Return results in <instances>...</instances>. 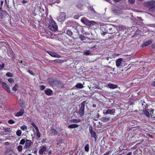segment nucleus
<instances>
[{
  "instance_id": "nucleus-25",
  "label": "nucleus",
  "mask_w": 155,
  "mask_h": 155,
  "mask_svg": "<svg viewBox=\"0 0 155 155\" xmlns=\"http://www.w3.org/2000/svg\"><path fill=\"white\" fill-rule=\"evenodd\" d=\"M83 54L85 55H91L92 54H91L89 50H87L83 52Z\"/></svg>"
},
{
  "instance_id": "nucleus-7",
  "label": "nucleus",
  "mask_w": 155,
  "mask_h": 155,
  "mask_svg": "<svg viewBox=\"0 0 155 155\" xmlns=\"http://www.w3.org/2000/svg\"><path fill=\"white\" fill-rule=\"evenodd\" d=\"M66 15L64 12L61 13L60 15L57 18L58 20L60 22L64 21Z\"/></svg>"
},
{
  "instance_id": "nucleus-55",
  "label": "nucleus",
  "mask_w": 155,
  "mask_h": 155,
  "mask_svg": "<svg viewBox=\"0 0 155 155\" xmlns=\"http://www.w3.org/2000/svg\"><path fill=\"white\" fill-rule=\"evenodd\" d=\"M114 2H117L120 1L121 0H113Z\"/></svg>"
},
{
  "instance_id": "nucleus-36",
  "label": "nucleus",
  "mask_w": 155,
  "mask_h": 155,
  "mask_svg": "<svg viewBox=\"0 0 155 155\" xmlns=\"http://www.w3.org/2000/svg\"><path fill=\"white\" fill-rule=\"evenodd\" d=\"M3 4V1H1L0 4V11L3 12V10H2V6Z\"/></svg>"
},
{
  "instance_id": "nucleus-12",
  "label": "nucleus",
  "mask_w": 155,
  "mask_h": 155,
  "mask_svg": "<svg viewBox=\"0 0 155 155\" xmlns=\"http://www.w3.org/2000/svg\"><path fill=\"white\" fill-rule=\"evenodd\" d=\"M153 42L152 40H149L144 42L142 45V47H144L150 44Z\"/></svg>"
},
{
  "instance_id": "nucleus-5",
  "label": "nucleus",
  "mask_w": 155,
  "mask_h": 155,
  "mask_svg": "<svg viewBox=\"0 0 155 155\" xmlns=\"http://www.w3.org/2000/svg\"><path fill=\"white\" fill-rule=\"evenodd\" d=\"M32 144V142L31 140L26 139V142L23 148L25 149H27V150L30 151L31 150H29V149L30 148V147Z\"/></svg>"
},
{
  "instance_id": "nucleus-51",
  "label": "nucleus",
  "mask_w": 155,
  "mask_h": 155,
  "mask_svg": "<svg viewBox=\"0 0 155 155\" xmlns=\"http://www.w3.org/2000/svg\"><path fill=\"white\" fill-rule=\"evenodd\" d=\"M152 85L153 86H155V81H154L152 83Z\"/></svg>"
},
{
  "instance_id": "nucleus-42",
  "label": "nucleus",
  "mask_w": 155,
  "mask_h": 155,
  "mask_svg": "<svg viewBox=\"0 0 155 155\" xmlns=\"http://www.w3.org/2000/svg\"><path fill=\"white\" fill-rule=\"evenodd\" d=\"M45 88V86L44 85H41L40 87V89L41 90H44Z\"/></svg>"
},
{
  "instance_id": "nucleus-43",
  "label": "nucleus",
  "mask_w": 155,
  "mask_h": 155,
  "mask_svg": "<svg viewBox=\"0 0 155 155\" xmlns=\"http://www.w3.org/2000/svg\"><path fill=\"white\" fill-rule=\"evenodd\" d=\"M128 1L131 4L134 3L135 1V0H128Z\"/></svg>"
},
{
  "instance_id": "nucleus-24",
  "label": "nucleus",
  "mask_w": 155,
  "mask_h": 155,
  "mask_svg": "<svg viewBox=\"0 0 155 155\" xmlns=\"http://www.w3.org/2000/svg\"><path fill=\"white\" fill-rule=\"evenodd\" d=\"M18 88V85L17 84H16L14 87L12 88V90L14 91H16Z\"/></svg>"
},
{
  "instance_id": "nucleus-27",
  "label": "nucleus",
  "mask_w": 155,
  "mask_h": 155,
  "mask_svg": "<svg viewBox=\"0 0 155 155\" xmlns=\"http://www.w3.org/2000/svg\"><path fill=\"white\" fill-rule=\"evenodd\" d=\"M110 118L109 117L106 118L105 117H103L101 118V120L104 122H106L109 120Z\"/></svg>"
},
{
  "instance_id": "nucleus-53",
  "label": "nucleus",
  "mask_w": 155,
  "mask_h": 155,
  "mask_svg": "<svg viewBox=\"0 0 155 155\" xmlns=\"http://www.w3.org/2000/svg\"><path fill=\"white\" fill-rule=\"evenodd\" d=\"M27 2V1H25V0H24L23 1H22V3H26Z\"/></svg>"
},
{
  "instance_id": "nucleus-40",
  "label": "nucleus",
  "mask_w": 155,
  "mask_h": 155,
  "mask_svg": "<svg viewBox=\"0 0 155 155\" xmlns=\"http://www.w3.org/2000/svg\"><path fill=\"white\" fill-rule=\"evenodd\" d=\"M31 125L35 128V130L38 128V127L35 125L34 123L32 122L31 123Z\"/></svg>"
},
{
  "instance_id": "nucleus-16",
  "label": "nucleus",
  "mask_w": 155,
  "mask_h": 155,
  "mask_svg": "<svg viewBox=\"0 0 155 155\" xmlns=\"http://www.w3.org/2000/svg\"><path fill=\"white\" fill-rule=\"evenodd\" d=\"M122 61V58H119L117 59L116 61V65L117 67H119Z\"/></svg>"
},
{
  "instance_id": "nucleus-62",
  "label": "nucleus",
  "mask_w": 155,
  "mask_h": 155,
  "mask_svg": "<svg viewBox=\"0 0 155 155\" xmlns=\"http://www.w3.org/2000/svg\"><path fill=\"white\" fill-rule=\"evenodd\" d=\"M106 0V1H107L108 2H109V1H110V0Z\"/></svg>"
},
{
  "instance_id": "nucleus-2",
  "label": "nucleus",
  "mask_w": 155,
  "mask_h": 155,
  "mask_svg": "<svg viewBox=\"0 0 155 155\" xmlns=\"http://www.w3.org/2000/svg\"><path fill=\"white\" fill-rule=\"evenodd\" d=\"M147 6L150 7L149 10L150 12H153L155 10V2L151 1L147 3Z\"/></svg>"
},
{
  "instance_id": "nucleus-31",
  "label": "nucleus",
  "mask_w": 155,
  "mask_h": 155,
  "mask_svg": "<svg viewBox=\"0 0 155 155\" xmlns=\"http://www.w3.org/2000/svg\"><path fill=\"white\" fill-rule=\"evenodd\" d=\"M26 142V139H22L20 140L19 144L21 145H23L24 144H25Z\"/></svg>"
},
{
  "instance_id": "nucleus-6",
  "label": "nucleus",
  "mask_w": 155,
  "mask_h": 155,
  "mask_svg": "<svg viewBox=\"0 0 155 155\" xmlns=\"http://www.w3.org/2000/svg\"><path fill=\"white\" fill-rule=\"evenodd\" d=\"M48 133L49 135H57L58 134V132L53 127H51L50 129L48 131Z\"/></svg>"
},
{
  "instance_id": "nucleus-47",
  "label": "nucleus",
  "mask_w": 155,
  "mask_h": 155,
  "mask_svg": "<svg viewBox=\"0 0 155 155\" xmlns=\"http://www.w3.org/2000/svg\"><path fill=\"white\" fill-rule=\"evenodd\" d=\"M110 152V151H108L107 152H106L105 154H103V155H108V154H109Z\"/></svg>"
},
{
  "instance_id": "nucleus-32",
  "label": "nucleus",
  "mask_w": 155,
  "mask_h": 155,
  "mask_svg": "<svg viewBox=\"0 0 155 155\" xmlns=\"http://www.w3.org/2000/svg\"><path fill=\"white\" fill-rule=\"evenodd\" d=\"M17 150H18L20 152H21L22 151V147L21 145H19L17 147Z\"/></svg>"
},
{
  "instance_id": "nucleus-64",
  "label": "nucleus",
  "mask_w": 155,
  "mask_h": 155,
  "mask_svg": "<svg viewBox=\"0 0 155 155\" xmlns=\"http://www.w3.org/2000/svg\"><path fill=\"white\" fill-rule=\"evenodd\" d=\"M1 81H2V79L1 78H0V82H1Z\"/></svg>"
},
{
  "instance_id": "nucleus-18",
  "label": "nucleus",
  "mask_w": 155,
  "mask_h": 155,
  "mask_svg": "<svg viewBox=\"0 0 155 155\" xmlns=\"http://www.w3.org/2000/svg\"><path fill=\"white\" fill-rule=\"evenodd\" d=\"M83 87V85L81 83H79L77 84L73 88L74 89H75V87H76L78 89H81Z\"/></svg>"
},
{
  "instance_id": "nucleus-17",
  "label": "nucleus",
  "mask_w": 155,
  "mask_h": 155,
  "mask_svg": "<svg viewBox=\"0 0 155 155\" xmlns=\"http://www.w3.org/2000/svg\"><path fill=\"white\" fill-rule=\"evenodd\" d=\"M45 94L48 95H50L52 93V91L50 89H48L45 91Z\"/></svg>"
},
{
  "instance_id": "nucleus-46",
  "label": "nucleus",
  "mask_w": 155,
  "mask_h": 155,
  "mask_svg": "<svg viewBox=\"0 0 155 155\" xmlns=\"http://www.w3.org/2000/svg\"><path fill=\"white\" fill-rule=\"evenodd\" d=\"M48 155H53V154H52L51 151H50L48 153Z\"/></svg>"
},
{
  "instance_id": "nucleus-39",
  "label": "nucleus",
  "mask_w": 155,
  "mask_h": 155,
  "mask_svg": "<svg viewBox=\"0 0 155 155\" xmlns=\"http://www.w3.org/2000/svg\"><path fill=\"white\" fill-rule=\"evenodd\" d=\"M8 122L10 124H13L15 123V121L12 119L9 120Z\"/></svg>"
},
{
  "instance_id": "nucleus-58",
  "label": "nucleus",
  "mask_w": 155,
  "mask_h": 155,
  "mask_svg": "<svg viewBox=\"0 0 155 155\" xmlns=\"http://www.w3.org/2000/svg\"><path fill=\"white\" fill-rule=\"evenodd\" d=\"M5 4H6V5H7V0H5Z\"/></svg>"
},
{
  "instance_id": "nucleus-57",
  "label": "nucleus",
  "mask_w": 155,
  "mask_h": 155,
  "mask_svg": "<svg viewBox=\"0 0 155 155\" xmlns=\"http://www.w3.org/2000/svg\"><path fill=\"white\" fill-rule=\"evenodd\" d=\"M149 137H150L152 138L153 137V136H152V135H150L149 136Z\"/></svg>"
},
{
  "instance_id": "nucleus-19",
  "label": "nucleus",
  "mask_w": 155,
  "mask_h": 155,
  "mask_svg": "<svg viewBox=\"0 0 155 155\" xmlns=\"http://www.w3.org/2000/svg\"><path fill=\"white\" fill-rule=\"evenodd\" d=\"M78 127V125L76 124H71L69 125L68 126V128H77Z\"/></svg>"
},
{
  "instance_id": "nucleus-22",
  "label": "nucleus",
  "mask_w": 155,
  "mask_h": 155,
  "mask_svg": "<svg viewBox=\"0 0 155 155\" xmlns=\"http://www.w3.org/2000/svg\"><path fill=\"white\" fill-rule=\"evenodd\" d=\"M91 134L92 136L96 140L97 139L96 138V132L94 131H92V132L90 133Z\"/></svg>"
},
{
  "instance_id": "nucleus-54",
  "label": "nucleus",
  "mask_w": 155,
  "mask_h": 155,
  "mask_svg": "<svg viewBox=\"0 0 155 155\" xmlns=\"http://www.w3.org/2000/svg\"><path fill=\"white\" fill-rule=\"evenodd\" d=\"M138 17V18L140 20L143 21L142 18L141 17Z\"/></svg>"
},
{
  "instance_id": "nucleus-10",
  "label": "nucleus",
  "mask_w": 155,
  "mask_h": 155,
  "mask_svg": "<svg viewBox=\"0 0 155 155\" xmlns=\"http://www.w3.org/2000/svg\"><path fill=\"white\" fill-rule=\"evenodd\" d=\"M47 53L49 54L51 57L57 58H60L61 57V56L56 53L51 51H47Z\"/></svg>"
},
{
  "instance_id": "nucleus-41",
  "label": "nucleus",
  "mask_w": 155,
  "mask_h": 155,
  "mask_svg": "<svg viewBox=\"0 0 155 155\" xmlns=\"http://www.w3.org/2000/svg\"><path fill=\"white\" fill-rule=\"evenodd\" d=\"M5 67V64L3 63L2 64H0V70H2Z\"/></svg>"
},
{
  "instance_id": "nucleus-48",
  "label": "nucleus",
  "mask_w": 155,
  "mask_h": 155,
  "mask_svg": "<svg viewBox=\"0 0 155 155\" xmlns=\"http://www.w3.org/2000/svg\"><path fill=\"white\" fill-rule=\"evenodd\" d=\"M54 61L56 62L60 63V62L59 61H61V60H54Z\"/></svg>"
},
{
  "instance_id": "nucleus-33",
  "label": "nucleus",
  "mask_w": 155,
  "mask_h": 155,
  "mask_svg": "<svg viewBox=\"0 0 155 155\" xmlns=\"http://www.w3.org/2000/svg\"><path fill=\"white\" fill-rule=\"evenodd\" d=\"M16 134L19 137L21 135V130H18L16 131Z\"/></svg>"
},
{
  "instance_id": "nucleus-8",
  "label": "nucleus",
  "mask_w": 155,
  "mask_h": 155,
  "mask_svg": "<svg viewBox=\"0 0 155 155\" xmlns=\"http://www.w3.org/2000/svg\"><path fill=\"white\" fill-rule=\"evenodd\" d=\"M2 85L4 89L8 93H10V88L6 83L5 82H3L2 83Z\"/></svg>"
},
{
  "instance_id": "nucleus-52",
  "label": "nucleus",
  "mask_w": 155,
  "mask_h": 155,
  "mask_svg": "<svg viewBox=\"0 0 155 155\" xmlns=\"http://www.w3.org/2000/svg\"><path fill=\"white\" fill-rule=\"evenodd\" d=\"M5 145H8L9 144V143L8 142H5Z\"/></svg>"
},
{
  "instance_id": "nucleus-59",
  "label": "nucleus",
  "mask_w": 155,
  "mask_h": 155,
  "mask_svg": "<svg viewBox=\"0 0 155 155\" xmlns=\"http://www.w3.org/2000/svg\"><path fill=\"white\" fill-rule=\"evenodd\" d=\"M7 155H13L12 153H10L8 154Z\"/></svg>"
},
{
  "instance_id": "nucleus-29",
  "label": "nucleus",
  "mask_w": 155,
  "mask_h": 155,
  "mask_svg": "<svg viewBox=\"0 0 155 155\" xmlns=\"http://www.w3.org/2000/svg\"><path fill=\"white\" fill-rule=\"evenodd\" d=\"M87 38L86 37H85L82 35H79V38L81 39V41H84L85 40L86 38Z\"/></svg>"
},
{
  "instance_id": "nucleus-26",
  "label": "nucleus",
  "mask_w": 155,
  "mask_h": 155,
  "mask_svg": "<svg viewBox=\"0 0 155 155\" xmlns=\"http://www.w3.org/2000/svg\"><path fill=\"white\" fill-rule=\"evenodd\" d=\"M36 134L37 136V137L38 138H40L41 137V134L39 132V129L38 128L36 129Z\"/></svg>"
},
{
  "instance_id": "nucleus-60",
  "label": "nucleus",
  "mask_w": 155,
  "mask_h": 155,
  "mask_svg": "<svg viewBox=\"0 0 155 155\" xmlns=\"http://www.w3.org/2000/svg\"><path fill=\"white\" fill-rule=\"evenodd\" d=\"M93 106L94 107H96V106L94 104V105H93Z\"/></svg>"
},
{
  "instance_id": "nucleus-14",
  "label": "nucleus",
  "mask_w": 155,
  "mask_h": 155,
  "mask_svg": "<svg viewBox=\"0 0 155 155\" xmlns=\"http://www.w3.org/2000/svg\"><path fill=\"white\" fill-rule=\"evenodd\" d=\"M65 146L66 145L65 143H61L59 144H58V147L59 148H60V150L61 151H62L63 150Z\"/></svg>"
},
{
  "instance_id": "nucleus-35",
  "label": "nucleus",
  "mask_w": 155,
  "mask_h": 155,
  "mask_svg": "<svg viewBox=\"0 0 155 155\" xmlns=\"http://www.w3.org/2000/svg\"><path fill=\"white\" fill-rule=\"evenodd\" d=\"M8 81L11 84H12L14 83V80L12 78H10L8 79Z\"/></svg>"
},
{
  "instance_id": "nucleus-63",
  "label": "nucleus",
  "mask_w": 155,
  "mask_h": 155,
  "mask_svg": "<svg viewBox=\"0 0 155 155\" xmlns=\"http://www.w3.org/2000/svg\"><path fill=\"white\" fill-rule=\"evenodd\" d=\"M118 155H122V153Z\"/></svg>"
},
{
  "instance_id": "nucleus-11",
  "label": "nucleus",
  "mask_w": 155,
  "mask_h": 155,
  "mask_svg": "<svg viewBox=\"0 0 155 155\" xmlns=\"http://www.w3.org/2000/svg\"><path fill=\"white\" fill-rule=\"evenodd\" d=\"M115 110L114 109L107 110L105 112H104L103 114H110L114 115L115 113Z\"/></svg>"
},
{
  "instance_id": "nucleus-45",
  "label": "nucleus",
  "mask_w": 155,
  "mask_h": 155,
  "mask_svg": "<svg viewBox=\"0 0 155 155\" xmlns=\"http://www.w3.org/2000/svg\"><path fill=\"white\" fill-rule=\"evenodd\" d=\"M89 131H90V133L91 132H92V131H94V130H93L92 128V127H89Z\"/></svg>"
},
{
  "instance_id": "nucleus-50",
  "label": "nucleus",
  "mask_w": 155,
  "mask_h": 155,
  "mask_svg": "<svg viewBox=\"0 0 155 155\" xmlns=\"http://www.w3.org/2000/svg\"><path fill=\"white\" fill-rule=\"evenodd\" d=\"M132 153V152H129L126 155H133Z\"/></svg>"
},
{
  "instance_id": "nucleus-34",
  "label": "nucleus",
  "mask_w": 155,
  "mask_h": 155,
  "mask_svg": "<svg viewBox=\"0 0 155 155\" xmlns=\"http://www.w3.org/2000/svg\"><path fill=\"white\" fill-rule=\"evenodd\" d=\"M20 128L22 130H27V126H26L25 125H23V126H21L20 127Z\"/></svg>"
},
{
  "instance_id": "nucleus-1",
  "label": "nucleus",
  "mask_w": 155,
  "mask_h": 155,
  "mask_svg": "<svg viewBox=\"0 0 155 155\" xmlns=\"http://www.w3.org/2000/svg\"><path fill=\"white\" fill-rule=\"evenodd\" d=\"M49 28L52 31H55L58 29V27L55 21L52 19H50Z\"/></svg>"
},
{
  "instance_id": "nucleus-30",
  "label": "nucleus",
  "mask_w": 155,
  "mask_h": 155,
  "mask_svg": "<svg viewBox=\"0 0 155 155\" xmlns=\"http://www.w3.org/2000/svg\"><path fill=\"white\" fill-rule=\"evenodd\" d=\"M20 106L22 108H24V103L23 101L21 100H20L18 102Z\"/></svg>"
},
{
  "instance_id": "nucleus-4",
  "label": "nucleus",
  "mask_w": 155,
  "mask_h": 155,
  "mask_svg": "<svg viewBox=\"0 0 155 155\" xmlns=\"http://www.w3.org/2000/svg\"><path fill=\"white\" fill-rule=\"evenodd\" d=\"M81 21L86 25H90L91 24L94 25L95 22L94 21H91L85 18H83L81 20Z\"/></svg>"
},
{
  "instance_id": "nucleus-28",
  "label": "nucleus",
  "mask_w": 155,
  "mask_h": 155,
  "mask_svg": "<svg viewBox=\"0 0 155 155\" xmlns=\"http://www.w3.org/2000/svg\"><path fill=\"white\" fill-rule=\"evenodd\" d=\"M85 150L88 152L89 151V146L88 144H86L84 147Z\"/></svg>"
},
{
  "instance_id": "nucleus-20",
  "label": "nucleus",
  "mask_w": 155,
  "mask_h": 155,
  "mask_svg": "<svg viewBox=\"0 0 155 155\" xmlns=\"http://www.w3.org/2000/svg\"><path fill=\"white\" fill-rule=\"evenodd\" d=\"M71 123H78L81 121V120L79 119H73L70 120Z\"/></svg>"
},
{
  "instance_id": "nucleus-49",
  "label": "nucleus",
  "mask_w": 155,
  "mask_h": 155,
  "mask_svg": "<svg viewBox=\"0 0 155 155\" xmlns=\"http://www.w3.org/2000/svg\"><path fill=\"white\" fill-rule=\"evenodd\" d=\"M154 24H150V26L154 28Z\"/></svg>"
},
{
  "instance_id": "nucleus-9",
  "label": "nucleus",
  "mask_w": 155,
  "mask_h": 155,
  "mask_svg": "<svg viewBox=\"0 0 155 155\" xmlns=\"http://www.w3.org/2000/svg\"><path fill=\"white\" fill-rule=\"evenodd\" d=\"M47 148L45 146H42L40 147L38 153L40 155H42L44 153H45L46 151Z\"/></svg>"
},
{
  "instance_id": "nucleus-61",
  "label": "nucleus",
  "mask_w": 155,
  "mask_h": 155,
  "mask_svg": "<svg viewBox=\"0 0 155 155\" xmlns=\"http://www.w3.org/2000/svg\"><path fill=\"white\" fill-rule=\"evenodd\" d=\"M27 155H32L31 153H29V154H28Z\"/></svg>"
},
{
  "instance_id": "nucleus-56",
  "label": "nucleus",
  "mask_w": 155,
  "mask_h": 155,
  "mask_svg": "<svg viewBox=\"0 0 155 155\" xmlns=\"http://www.w3.org/2000/svg\"><path fill=\"white\" fill-rule=\"evenodd\" d=\"M114 32H110V31H109L108 32V33H110V34H113Z\"/></svg>"
},
{
  "instance_id": "nucleus-15",
  "label": "nucleus",
  "mask_w": 155,
  "mask_h": 155,
  "mask_svg": "<svg viewBox=\"0 0 155 155\" xmlns=\"http://www.w3.org/2000/svg\"><path fill=\"white\" fill-rule=\"evenodd\" d=\"M108 87L111 89H115L118 87L117 85L113 84H107Z\"/></svg>"
},
{
  "instance_id": "nucleus-23",
  "label": "nucleus",
  "mask_w": 155,
  "mask_h": 155,
  "mask_svg": "<svg viewBox=\"0 0 155 155\" xmlns=\"http://www.w3.org/2000/svg\"><path fill=\"white\" fill-rule=\"evenodd\" d=\"M150 112V114L152 117L155 119V110L153 109H152Z\"/></svg>"
},
{
  "instance_id": "nucleus-44",
  "label": "nucleus",
  "mask_w": 155,
  "mask_h": 155,
  "mask_svg": "<svg viewBox=\"0 0 155 155\" xmlns=\"http://www.w3.org/2000/svg\"><path fill=\"white\" fill-rule=\"evenodd\" d=\"M28 72L31 75H33L34 74V73L30 70H28Z\"/></svg>"
},
{
  "instance_id": "nucleus-3",
  "label": "nucleus",
  "mask_w": 155,
  "mask_h": 155,
  "mask_svg": "<svg viewBox=\"0 0 155 155\" xmlns=\"http://www.w3.org/2000/svg\"><path fill=\"white\" fill-rule=\"evenodd\" d=\"M85 102L83 101L81 104V107L78 111V114L80 117L84 116V113Z\"/></svg>"
},
{
  "instance_id": "nucleus-21",
  "label": "nucleus",
  "mask_w": 155,
  "mask_h": 155,
  "mask_svg": "<svg viewBox=\"0 0 155 155\" xmlns=\"http://www.w3.org/2000/svg\"><path fill=\"white\" fill-rule=\"evenodd\" d=\"M143 114L147 117H150L149 112L147 110H144L143 111Z\"/></svg>"
},
{
  "instance_id": "nucleus-13",
  "label": "nucleus",
  "mask_w": 155,
  "mask_h": 155,
  "mask_svg": "<svg viewBox=\"0 0 155 155\" xmlns=\"http://www.w3.org/2000/svg\"><path fill=\"white\" fill-rule=\"evenodd\" d=\"M24 113V110L23 109H21L19 112L16 113L15 114V116L18 117L22 116Z\"/></svg>"
},
{
  "instance_id": "nucleus-38",
  "label": "nucleus",
  "mask_w": 155,
  "mask_h": 155,
  "mask_svg": "<svg viewBox=\"0 0 155 155\" xmlns=\"http://www.w3.org/2000/svg\"><path fill=\"white\" fill-rule=\"evenodd\" d=\"M67 34L70 36H71L72 35V33L70 30H68L67 31Z\"/></svg>"
},
{
  "instance_id": "nucleus-37",
  "label": "nucleus",
  "mask_w": 155,
  "mask_h": 155,
  "mask_svg": "<svg viewBox=\"0 0 155 155\" xmlns=\"http://www.w3.org/2000/svg\"><path fill=\"white\" fill-rule=\"evenodd\" d=\"M6 75L8 77H12L13 76L12 74L9 72L7 73Z\"/></svg>"
}]
</instances>
